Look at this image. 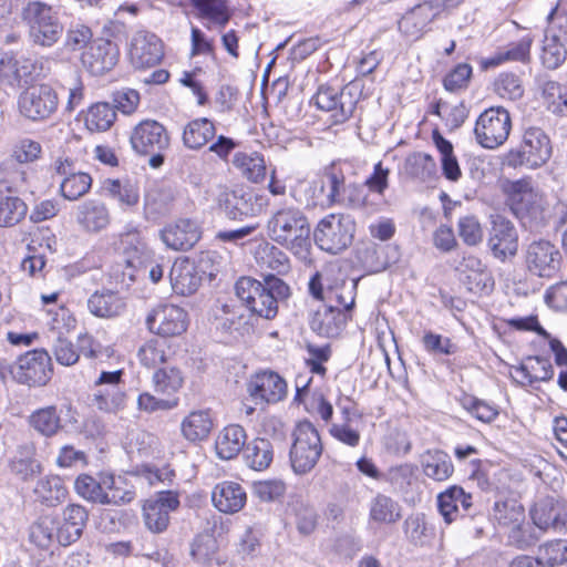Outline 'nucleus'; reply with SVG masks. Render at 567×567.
<instances>
[{"instance_id":"f257e3e1","label":"nucleus","mask_w":567,"mask_h":567,"mask_svg":"<svg viewBox=\"0 0 567 567\" xmlns=\"http://www.w3.org/2000/svg\"><path fill=\"white\" fill-rule=\"evenodd\" d=\"M336 274H340V270L332 266L326 267L309 281V292L322 301V306L312 313L309 324L313 332L326 338L341 334L352 319L355 305L357 284L337 278Z\"/></svg>"},{"instance_id":"f03ea898","label":"nucleus","mask_w":567,"mask_h":567,"mask_svg":"<svg viewBox=\"0 0 567 567\" xmlns=\"http://www.w3.org/2000/svg\"><path fill=\"white\" fill-rule=\"evenodd\" d=\"M269 238L299 258H307L311 247L310 225L303 212L295 205L275 207L267 221Z\"/></svg>"},{"instance_id":"7ed1b4c3","label":"nucleus","mask_w":567,"mask_h":567,"mask_svg":"<svg viewBox=\"0 0 567 567\" xmlns=\"http://www.w3.org/2000/svg\"><path fill=\"white\" fill-rule=\"evenodd\" d=\"M235 291L252 313L265 319H274L278 313V302L290 295L289 286L275 275H265L264 282L241 277L235 285Z\"/></svg>"},{"instance_id":"20e7f679","label":"nucleus","mask_w":567,"mask_h":567,"mask_svg":"<svg viewBox=\"0 0 567 567\" xmlns=\"http://www.w3.org/2000/svg\"><path fill=\"white\" fill-rule=\"evenodd\" d=\"M21 19L31 43L42 48L54 45L64 31L58 10L40 0L29 1L21 10Z\"/></svg>"},{"instance_id":"39448f33","label":"nucleus","mask_w":567,"mask_h":567,"mask_svg":"<svg viewBox=\"0 0 567 567\" xmlns=\"http://www.w3.org/2000/svg\"><path fill=\"white\" fill-rule=\"evenodd\" d=\"M509 205L525 227L537 229L546 224L548 209L545 197L529 181L520 179L512 184Z\"/></svg>"},{"instance_id":"423d86ee","label":"nucleus","mask_w":567,"mask_h":567,"mask_svg":"<svg viewBox=\"0 0 567 567\" xmlns=\"http://www.w3.org/2000/svg\"><path fill=\"white\" fill-rule=\"evenodd\" d=\"M322 443L317 429L309 421L298 423L289 453L292 471L298 475L309 473L322 454Z\"/></svg>"},{"instance_id":"0eeeda50","label":"nucleus","mask_w":567,"mask_h":567,"mask_svg":"<svg viewBox=\"0 0 567 567\" xmlns=\"http://www.w3.org/2000/svg\"><path fill=\"white\" fill-rule=\"evenodd\" d=\"M354 231L355 223L351 216L329 214L316 226L313 239L321 250L337 255L351 245Z\"/></svg>"},{"instance_id":"6e6552de","label":"nucleus","mask_w":567,"mask_h":567,"mask_svg":"<svg viewBox=\"0 0 567 567\" xmlns=\"http://www.w3.org/2000/svg\"><path fill=\"white\" fill-rule=\"evenodd\" d=\"M550 156L551 144L547 134L539 127H529L524 132L520 146L506 154L504 164L514 168H537L547 163Z\"/></svg>"},{"instance_id":"1a4fd4ad","label":"nucleus","mask_w":567,"mask_h":567,"mask_svg":"<svg viewBox=\"0 0 567 567\" xmlns=\"http://www.w3.org/2000/svg\"><path fill=\"white\" fill-rule=\"evenodd\" d=\"M122 377V370L102 371L94 381L92 404L99 411L116 415L125 410L127 395Z\"/></svg>"},{"instance_id":"9d476101","label":"nucleus","mask_w":567,"mask_h":567,"mask_svg":"<svg viewBox=\"0 0 567 567\" xmlns=\"http://www.w3.org/2000/svg\"><path fill=\"white\" fill-rule=\"evenodd\" d=\"M59 96L49 84H33L25 87L18 97L19 113L32 122L49 120L58 110Z\"/></svg>"},{"instance_id":"9b49d317","label":"nucleus","mask_w":567,"mask_h":567,"mask_svg":"<svg viewBox=\"0 0 567 567\" xmlns=\"http://www.w3.org/2000/svg\"><path fill=\"white\" fill-rule=\"evenodd\" d=\"M359 94L355 83H349L340 91L331 86H320L312 101L318 109L330 112L332 122L338 124L352 116Z\"/></svg>"},{"instance_id":"f8f14e48","label":"nucleus","mask_w":567,"mask_h":567,"mask_svg":"<svg viewBox=\"0 0 567 567\" xmlns=\"http://www.w3.org/2000/svg\"><path fill=\"white\" fill-rule=\"evenodd\" d=\"M511 128L508 111L498 106L487 109L478 116L474 133L478 144L492 150L507 141Z\"/></svg>"},{"instance_id":"ddd939ff","label":"nucleus","mask_w":567,"mask_h":567,"mask_svg":"<svg viewBox=\"0 0 567 567\" xmlns=\"http://www.w3.org/2000/svg\"><path fill=\"white\" fill-rule=\"evenodd\" d=\"M51 357L43 349H37L21 355L11 369L12 377L21 384L41 386L52 377Z\"/></svg>"},{"instance_id":"4468645a","label":"nucleus","mask_w":567,"mask_h":567,"mask_svg":"<svg viewBox=\"0 0 567 567\" xmlns=\"http://www.w3.org/2000/svg\"><path fill=\"white\" fill-rule=\"evenodd\" d=\"M524 258L527 270L540 278L554 277L561 265L559 249L549 240L537 239L525 246Z\"/></svg>"},{"instance_id":"2eb2a0df","label":"nucleus","mask_w":567,"mask_h":567,"mask_svg":"<svg viewBox=\"0 0 567 567\" xmlns=\"http://www.w3.org/2000/svg\"><path fill=\"white\" fill-rule=\"evenodd\" d=\"M130 143L137 154L154 155L168 147L169 136L159 122L144 120L133 128Z\"/></svg>"},{"instance_id":"dca6fc26","label":"nucleus","mask_w":567,"mask_h":567,"mask_svg":"<svg viewBox=\"0 0 567 567\" xmlns=\"http://www.w3.org/2000/svg\"><path fill=\"white\" fill-rule=\"evenodd\" d=\"M247 392L256 404H275L287 396V382L277 372L260 371L249 379Z\"/></svg>"},{"instance_id":"f3484780","label":"nucleus","mask_w":567,"mask_h":567,"mask_svg":"<svg viewBox=\"0 0 567 567\" xmlns=\"http://www.w3.org/2000/svg\"><path fill=\"white\" fill-rule=\"evenodd\" d=\"M163 55V43L156 34L146 30H138L132 35L128 56L135 68L154 66L159 63Z\"/></svg>"},{"instance_id":"a211bd4d","label":"nucleus","mask_w":567,"mask_h":567,"mask_svg":"<svg viewBox=\"0 0 567 567\" xmlns=\"http://www.w3.org/2000/svg\"><path fill=\"white\" fill-rule=\"evenodd\" d=\"M146 323L152 332L162 337H174L186 331L188 319L183 308L174 305H162L147 316Z\"/></svg>"},{"instance_id":"6ab92c4d","label":"nucleus","mask_w":567,"mask_h":567,"mask_svg":"<svg viewBox=\"0 0 567 567\" xmlns=\"http://www.w3.org/2000/svg\"><path fill=\"white\" fill-rule=\"evenodd\" d=\"M120 51L117 45L105 39L93 40L81 56L83 66L95 76L111 71L117 63Z\"/></svg>"},{"instance_id":"aec40b11","label":"nucleus","mask_w":567,"mask_h":567,"mask_svg":"<svg viewBox=\"0 0 567 567\" xmlns=\"http://www.w3.org/2000/svg\"><path fill=\"white\" fill-rule=\"evenodd\" d=\"M488 246L493 255L501 260L516 255L518 235L512 221L501 215L493 216Z\"/></svg>"},{"instance_id":"412c9836","label":"nucleus","mask_w":567,"mask_h":567,"mask_svg":"<svg viewBox=\"0 0 567 567\" xmlns=\"http://www.w3.org/2000/svg\"><path fill=\"white\" fill-rule=\"evenodd\" d=\"M161 238L173 250H187L199 240L200 230L194 220L182 218L168 224L161 231Z\"/></svg>"},{"instance_id":"4be33fe9","label":"nucleus","mask_w":567,"mask_h":567,"mask_svg":"<svg viewBox=\"0 0 567 567\" xmlns=\"http://www.w3.org/2000/svg\"><path fill=\"white\" fill-rule=\"evenodd\" d=\"M212 502L220 513L235 514L244 508L247 494L239 483L224 481L213 488Z\"/></svg>"},{"instance_id":"5701e85b","label":"nucleus","mask_w":567,"mask_h":567,"mask_svg":"<svg viewBox=\"0 0 567 567\" xmlns=\"http://www.w3.org/2000/svg\"><path fill=\"white\" fill-rule=\"evenodd\" d=\"M256 265L265 275H285L290 270V260L285 251L269 241L259 243L254 251Z\"/></svg>"},{"instance_id":"b1692460","label":"nucleus","mask_w":567,"mask_h":567,"mask_svg":"<svg viewBox=\"0 0 567 567\" xmlns=\"http://www.w3.org/2000/svg\"><path fill=\"white\" fill-rule=\"evenodd\" d=\"M169 281L177 295L189 296L200 286L202 277L194 261L188 258H181L171 268Z\"/></svg>"},{"instance_id":"393cba45","label":"nucleus","mask_w":567,"mask_h":567,"mask_svg":"<svg viewBox=\"0 0 567 567\" xmlns=\"http://www.w3.org/2000/svg\"><path fill=\"white\" fill-rule=\"evenodd\" d=\"M121 247L126 256L122 281H125V277L133 281L137 265H141L142 259L148 254L146 241L138 230L133 229L121 235Z\"/></svg>"},{"instance_id":"a878e982","label":"nucleus","mask_w":567,"mask_h":567,"mask_svg":"<svg viewBox=\"0 0 567 567\" xmlns=\"http://www.w3.org/2000/svg\"><path fill=\"white\" fill-rule=\"evenodd\" d=\"M224 210L230 219L255 216L261 210L259 197L251 190L235 189L225 194Z\"/></svg>"},{"instance_id":"bb28decb","label":"nucleus","mask_w":567,"mask_h":567,"mask_svg":"<svg viewBox=\"0 0 567 567\" xmlns=\"http://www.w3.org/2000/svg\"><path fill=\"white\" fill-rule=\"evenodd\" d=\"M76 221L84 231L96 234L110 225L111 215L104 203L90 199L78 206Z\"/></svg>"},{"instance_id":"cd10ccee","label":"nucleus","mask_w":567,"mask_h":567,"mask_svg":"<svg viewBox=\"0 0 567 567\" xmlns=\"http://www.w3.org/2000/svg\"><path fill=\"white\" fill-rule=\"evenodd\" d=\"M437 17L431 4H416L399 21L400 31L410 39H419L427 30L430 23Z\"/></svg>"},{"instance_id":"c85d7f7f","label":"nucleus","mask_w":567,"mask_h":567,"mask_svg":"<svg viewBox=\"0 0 567 567\" xmlns=\"http://www.w3.org/2000/svg\"><path fill=\"white\" fill-rule=\"evenodd\" d=\"M190 3L209 30H223L233 16L227 0H190Z\"/></svg>"},{"instance_id":"c756f323","label":"nucleus","mask_w":567,"mask_h":567,"mask_svg":"<svg viewBox=\"0 0 567 567\" xmlns=\"http://www.w3.org/2000/svg\"><path fill=\"white\" fill-rule=\"evenodd\" d=\"M346 177L343 172L334 164L327 166L323 171V178L321 182L309 183L308 190L312 192L315 195L316 192L320 194L323 193L324 188L328 187V194L326 195L324 204L328 207H331L336 204H339L341 200V196L346 188Z\"/></svg>"},{"instance_id":"7c9ffc66","label":"nucleus","mask_w":567,"mask_h":567,"mask_svg":"<svg viewBox=\"0 0 567 567\" xmlns=\"http://www.w3.org/2000/svg\"><path fill=\"white\" fill-rule=\"evenodd\" d=\"M28 206L16 192L0 183V227H12L27 215Z\"/></svg>"},{"instance_id":"2f4dec72","label":"nucleus","mask_w":567,"mask_h":567,"mask_svg":"<svg viewBox=\"0 0 567 567\" xmlns=\"http://www.w3.org/2000/svg\"><path fill=\"white\" fill-rule=\"evenodd\" d=\"M534 524L542 530H560L566 526L567 515L553 499L545 498L535 504L530 511Z\"/></svg>"},{"instance_id":"473e14b6","label":"nucleus","mask_w":567,"mask_h":567,"mask_svg":"<svg viewBox=\"0 0 567 567\" xmlns=\"http://www.w3.org/2000/svg\"><path fill=\"white\" fill-rule=\"evenodd\" d=\"M247 441L245 429L238 424L224 427L215 442L216 454L221 460L236 457L244 449Z\"/></svg>"},{"instance_id":"72a5a7b5","label":"nucleus","mask_w":567,"mask_h":567,"mask_svg":"<svg viewBox=\"0 0 567 567\" xmlns=\"http://www.w3.org/2000/svg\"><path fill=\"white\" fill-rule=\"evenodd\" d=\"M530 35H524L516 42H511L505 48L498 50L493 56L483 61L484 69L497 66L504 62H522L527 63L530 60V48L533 44Z\"/></svg>"},{"instance_id":"f704fd0d","label":"nucleus","mask_w":567,"mask_h":567,"mask_svg":"<svg viewBox=\"0 0 567 567\" xmlns=\"http://www.w3.org/2000/svg\"><path fill=\"white\" fill-rule=\"evenodd\" d=\"M424 475L435 482H444L451 477L454 466L451 457L441 450L426 451L421 457Z\"/></svg>"},{"instance_id":"c9c22d12","label":"nucleus","mask_w":567,"mask_h":567,"mask_svg":"<svg viewBox=\"0 0 567 567\" xmlns=\"http://www.w3.org/2000/svg\"><path fill=\"white\" fill-rule=\"evenodd\" d=\"M125 301L116 292L105 290L94 292L87 300L90 312L100 318H114L125 310Z\"/></svg>"},{"instance_id":"e433bc0d","label":"nucleus","mask_w":567,"mask_h":567,"mask_svg":"<svg viewBox=\"0 0 567 567\" xmlns=\"http://www.w3.org/2000/svg\"><path fill=\"white\" fill-rule=\"evenodd\" d=\"M213 427L214 421L208 410L190 412L181 424L183 436L190 442L207 439Z\"/></svg>"},{"instance_id":"4c0bfd02","label":"nucleus","mask_w":567,"mask_h":567,"mask_svg":"<svg viewBox=\"0 0 567 567\" xmlns=\"http://www.w3.org/2000/svg\"><path fill=\"white\" fill-rule=\"evenodd\" d=\"M370 520L377 524L392 525L402 517V507L392 497L378 494L370 503Z\"/></svg>"},{"instance_id":"58836bf2","label":"nucleus","mask_w":567,"mask_h":567,"mask_svg":"<svg viewBox=\"0 0 567 567\" xmlns=\"http://www.w3.org/2000/svg\"><path fill=\"white\" fill-rule=\"evenodd\" d=\"M234 166L251 183H261L266 178L267 166L264 156L258 152H238L233 158Z\"/></svg>"},{"instance_id":"ea45409f","label":"nucleus","mask_w":567,"mask_h":567,"mask_svg":"<svg viewBox=\"0 0 567 567\" xmlns=\"http://www.w3.org/2000/svg\"><path fill=\"white\" fill-rule=\"evenodd\" d=\"M244 460L248 467L255 471H264L274 460L272 443L262 437H256L247 443L244 450Z\"/></svg>"},{"instance_id":"a19ab883","label":"nucleus","mask_w":567,"mask_h":567,"mask_svg":"<svg viewBox=\"0 0 567 567\" xmlns=\"http://www.w3.org/2000/svg\"><path fill=\"white\" fill-rule=\"evenodd\" d=\"M216 133L215 125L206 117L190 121L183 131V143L189 150H199L210 141Z\"/></svg>"},{"instance_id":"79ce46f5","label":"nucleus","mask_w":567,"mask_h":567,"mask_svg":"<svg viewBox=\"0 0 567 567\" xmlns=\"http://www.w3.org/2000/svg\"><path fill=\"white\" fill-rule=\"evenodd\" d=\"M566 45L556 35L545 32L539 49L542 65L547 70H556L563 65L567 59Z\"/></svg>"},{"instance_id":"37998d69","label":"nucleus","mask_w":567,"mask_h":567,"mask_svg":"<svg viewBox=\"0 0 567 567\" xmlns=\"http://www.w3.org/2000/svg\"><path fill=\"white\" fill-rule=\"evenodd\" d=\"M174 199L172 187L164 184H153L144 196L145 212L153 216L166 214Z\"/></svg>"},{"instance_id":"c03bdc74","label":"nucleus","mask_w":567,"mask_h":567,"mask_svg":"<svg viewBox=\"0 0 567 567\" xmlns=\"http://www.w3.org/2000/svg\"><path fill=\"white\" fill-rule=\"evenodd\" d=\"M519 382L532 384L534 382L548 381L554 375L551 364L540 357L528 358L519 367L515 368Z\"/></svg>"},{"instance_id":"a18cd8bd","label":"nucleus","mask_w":567,"mask_h":567,"mask_svg":"<svg viewBox=\"0 0 567 567\" xmlns=\"http://www.w3.org/2000/svg\"><path fill=\"white\" fill-rule=\"evenodd\" d=\"M154 391L157 394L173 398V394L179 391L184 383V377L179 369L175 367H164L157 369L152 378Z\"/></svg>"},{"instance_id":"49530a36","label":"nucleus","mask_w":567,"mask_h":567,"mask_svg":"<svg viewBox=\"0 0 567 567\" xmlns=\"http://www.w3.org/2000/svg\"><path fill=\"white\" fill-rule=\"evenodd\" d=\"M33 492L37 499L48 506L60 504L66 496V488L59 476H45L39 480Z\"/></svg>"},{"instance_id":"de8ad7c7","label":"nucleus","mask_w":567,"mask_h":567,"mask_svg":"<svg viewBox=\"0 0 567 567\" xmlns=\"http://www.w3.org/2000/svg\"><path fill=\"white\" fill-rule=\"evenodd\" d=\"M116 120L114 107L106 102L93 104L85 114V126L92 132L107 131Z\"/></svg>"},{"instance_id":"09e8293b","label":"nucleus","mask_w":567,"mask_h":567,"mask_svg":"<svg viewBox=\"0 0 567 567\" xmlns=\"http://www.w3.org/2000/svg\"><path fill=\"white\" fill-rule=\"evenodd\" d=\"M76 493L93 503L99 504H116L118 497L115 495L107 496L102 493L100 481L94 477L83 474L80 475L74 483Z\"/></svg>"},{"instance_id":"8fccbe9b","label":"nucleus","mask_w":567,"mask_h":567,"mask_svg":"<svg viewBox=\"0 0 567 567\" xmlns=\"http://www.w3.org/2000/svg\"><path fill=\"white\" fill-rule=\"evenodd\" d=\"M29 423L44 436L54 435L61 427L60 415L53 405L34 411L29 417Z\"/></svg>"},{"instance_id":"3c124183","label":"nucleus","mask_w":567,"mask_h":567,"mask_svg":"<svg viewBox=\"0 0 567 567\" xmlns=\"http://www.w3.org/2000/svg\"><path fill=\"white\" fill-rule=\"evenodd\" d=\"M58 520L53 516L40 517L31 527L30 540L40 548H49L56 539Z\"/></svg>"},{"instance_id":"603ef678","label":"nucleus","mask_w":567,"mask_h":567,"mask_svg":"<svg viewBox=\"0 0 567 567\" xmlns=\"http://www.w3.org/2000/svg\"><path fill=\"white\" fill-rule=\"evenodd\" d=\"M168 347L165 341L151 339L137 352L140 363L147 369H155L166 362Z\"/></svg>"},{"instance_id":"864d4df0","label":"nucleus","mask_w":567,"mask_h":567,"mask_svg":"<svg viewBox=\"0 0 567 567\" xmlns=\"http://www.w3.org/2000/svg\"><path fill=\"white\" fill-rule=\"evenodd\" d=\"M11 472L23 481L32 478L41 472L40 463L33 457L29 447L20 449L10 463Z\"/></svg>"},{"instance_id":"5fc2aeb1","label":"nucleus","mask_w":567,"mask_h":567,"mask_svg":"<svg viewBox=\"0 0 567 567\" xmlns=\"http://www.w3.org/2000/svg\"><path fill=\"white\" fill-rule=\"evenodd\" d=\"M91 184L92 178L89 174L76 172L71 176L63 178L60 189L64 198L69 200H76L89 192Z\"/></svg>"},{"instance_id":"6e6d98bb","label":"nucleus","mask_w":567,"mask_h":567,"mask_svg":"<svg viewBox=\"0 0 567 567\" xmlns=\"http://www.w3.org/2000/svg\"><path fill=\"white\" fill-rule=\"evenodd\" d=\"M494 517L499 525L511 527L524 522V507L515 501L496 503L494 506Z\"/></svg>"},{"instance_id":"4d7b16f0","label":"nucleus","mask_w":567,"mask_h":567,"mask_svg":"<svg viewBox=\"0 0 567 567\" xmlns=\"http://www.w3.org/2000/svg\"><path fill=\"white\" fill-rule=\"evenodd\" d=\"M436 169L433 157L426 153L417 152L410 155L406 159V171L410 175L420 179L431 177Z\"/></svg>"},{"instance_id":"13d9d810","label":"nucleus","mask_w":567,"mask_h":567,"mask_svg":"<svg viewBox=\"0 0 567 567\" xmlns=\"http://www.w3.org/2000/svg\"><path fill=\"white\" fill-rule=\"evenodd\" d=\"M216 540L210 535H198L190 544L189 555L198 564L212 565L215 556Z\"/></svg>"},{"instance_id":"bf43d9fd","label":"nucleus","mask_w":567,"mask_h":567,"mask_svg":"<svg viewBox=\"0 0 567 567\" xmlns=\"http://www.w3.org/2000/svg\"><path fill=\"white\" fill-rule=\"evenodd\" d=\"M495 91L503 99L519 100L524 95V86L518 75L502 73L495 81Z\"/></svg>"},{"instance_id":"052dcab7","label":"nucleus","mask_w":567,"mask_h":567,"mask_svg":"<svg viewBox=\"0 0 567 567\" xmlns=\"http://www.w3.org/2000/svg\"><path fill=\"white\" fill-rule=\"evenodd\" d=\"M539 558L549 567L567 563V540L557 539L547 542L539 547Z\"/></svg>"},{"instance_id":"680f3d73","label":"nucleus","mask_w":567,"mask_h":567,"mask_svg":"<svg viewBox=\"0 0 567 567\" xmlns=\"http://www.w3.org/2000/svg\"><path fill=\"white\" fill-rule=\"evenodd\" d=\"M106 190L122 206L133 207L140 200L138 189L130 183L122 184L120 181H109Z\"/></svg>"},{"instance_id":"e2e57ef3","label":"nucleus","mask_w":567,"mask_h":567,"mask_svg":"<svg viewBox=\"0 0 567 567\" xmlns=\"http://www.w3.org/2000/svg\"><path fill=\"white\" fill-rule=\"evenodd\" d=\"M143 516L146 527L153 533L164 532L169 524V515L152 501L143 506Z\"/></svg>"},{"instance_id":"0e129e2a","label":"nucleus","mask_w":567,"mask_h":567,"mask_svg":"<svg viewBox=\"0 0 567 567\" xmlns=\"http://www.w3.org/2000/svg\"><path fill=\"white\" fill-rule=\"evenodd\" d=\"M460 402L467 412L482 422L489 423L498 415L493 405L472 395H463Z\"/></svg>"},{"instance_id":"69168bd1","label":"nucleus","mask_w":567,"mask_h":567,"mask_svg":"<svg viewBox=\"0 0 567 567\" xmlns=\"http://www.w3.org/2000/svg\"><path fill=\"white\" fill-rule=\"evenodd\" d=\"M92 31L84 24L72 25L65 34L64 45L70 51L86 49L92 43Z\"/></svg>"},{"instance_id":"338daca9","label":"nucleus","mask_w":567,"mask_h":567,"mask_svg":"<svg viewBox=\"0 0 567 567\" xmlns=\"http://www.w3.org/2000/svg\"><path fill=\"white\" fill-rule=\"evenodd\" d=\"M114 107L125 115L133 114L140 104L141 96L136 90L123 87L112 94Z\"/></svg>"},{"instance_id":"774afa93","label":"nucleus","mask_w":567,"mask_h":567,"mask_svg":"<svg viewBox=\"0 0 567 567\" xmlns=\"http://www.w3.org/2000/svg\"><path fill=\"white\" fill-rule=\"evenodd\" d=\"M548 29L545 31L556 35L567 44V10L557 6L547 17Z\"/></svg>"}]
</instances>
